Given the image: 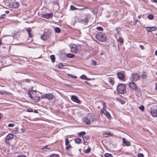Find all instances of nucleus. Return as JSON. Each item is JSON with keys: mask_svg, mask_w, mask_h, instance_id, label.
Segmentation results:
<instances>
[{"mask_svg": "<svg viewBox=\"0 0 157 157\" xmlns=\"http://www.w3.org/2000/svg\"><path fill=\"white\" fill-rule=\"evenodd\" d=\"M95 120L94 116L91 114H88L86 117L82 118L83 121L88 125L90 124L91 122L94 121Z\"/></svg>", "mask_w": 157, "mask_h": 157, "instance_id": "obj_1", "label": "nucleus"}, {"mask_svg": "<svg viewBox=\"0 0 157 157\" xmlns=\"http://www.w3.org/2000/svg\"><path fill=\"white\" fill-rule=\"evenodd\" d=\"M28 94L30 98L35 101H39L40 98L36 95V92L33 90L29 91Z\"/></svg>", "mask_w": 157, "mask_h": 157, "instance_id": "obj_2", "label": "nucleus"}, {"mask_svg": "<svg viewBox=\"0 0 157 157\" xmlns=\"http://www.w3.org/2000/svg\"><path fill=\"white\" fill-rule=\"evenodd\" d=\"M96 36L97 39L101 42H104L106 39L105 34L102 33H99L96 34Z\"/></svg>", "mask_w": 157, "mask_h": 157, "instance_id": "obj_3", "label": "nucleus"}, {"mask_svg": "<svg viewBox=\"0 0 157 157\" xmlns=\"http://www.w3.org/2000/svg\"><path fill=\"white\" fill-rule=\"evenodd\" d=\"M117 90L119 93L122 94L126 91V86L123 84H120L117 86Z\"/></svg>", "mask_w": 157, "mask_h": 157, "instance_id": "obj_4", "label": "nucleus"}, {"mask_svg": "<svg viewBox=\"0 0 157 157\" xmlns=\"http://www.w3.org/2000/svg\"><path fill=\"white\" fill-rule=\"evenodd\" d=\"M54 97V95L52 93H48L44 94L41 97L42 99H47L48 100H50L53 98Z\"/></svg>", "mask_w": 157, "mask_h": 157, "instance_id": "obj_5", "label": "nucleus"}, {"mask_svg": "<svg viewBox=\"0 0 157 157\" xmlns=\"http://www.w3.org/2000/svg\"><path fill=\"white\" fill-rule=\"evenodd\" d=\"M150 113L152 116L154 117H157V106L154 105L151 108Z\"/></svg>", "mask_w": 157, "mask_h": 157, "instance_id": "obj_6", "label": "nucleus"}, {"mask_svg": "<svg viewBox=\"0 0 157 157\" xmlns=\"http://www.w3.org/2000/svg\"><path fill=\"white\" fill-rule=\"evenodd\" d=\"M51 36L50 32H48L45 33L41 36V38L44 41L47 40Z\"/></svg>", "mask_w": 157, "mask_h": 157, "instance_id": "obj_7", "label": "nucleus"}, {"mask_svg": "<svg viewBox=\"0 0 157 157\" xmlns=\"http://www.w3.org/2000/svg\"><path fill=\"white\" fill-rule=\"evenodd\" d=\"M71 99L73 101L78 104H81V101L79 100L78 97L76 95H72L71 97Z\"/></svg>", "mask_w": 157, "mask_h": 157, "instance_id": "obj_8", "label": "nucleus"}, {"mask_svg": "<svg viewBox=\"0 0 157 157\" xmlns=\"http://www.w3.org/2000/svg\"><path fill=\"white\" fill-rule=\"evenodd\" d=\"M84 19L82 20L81 22L82 23L86 24L88 22V19L90 17V14H86Z\"/></svg>", "mask_w": 157, "mask_h": 157, "instance_id": "obj_9", "label": "nucleus"}, {"mask_svg": "<svg viewBox=\"0 0 157 157\" xmlns=\"http://www.w3.org/2000/svg\"><path fill=\"white\" fill-rule=\"evenodd\" d=\"M19 5L18 3L17 2H11L10 5V7L13 8H17L19 7Z\"/></svg>", "mask_w": 157, "mask_h": 157, "instance_id": "obj_10", "label": "nucleus"}, {"mask_svg": "<svg viewBox=\"0 0 157 157\" xmlns=\"http://www.w3.org/2000/svg\"><path fill=\"white\" fill-rule=\"evenodd\" d=\"M132 78L133 81H136L140 78V76L137 74H133L132 75Z\"/></svg>", "mask_w": 157, "mask_h": 157, "instance_id": "obj_11", "label": "nucleus"}, {"mask_svg": "<svg viewBox=\"0 0 157 157\" xmlns=\"http://www.w3.org/2000/svg\"><path fill=\"white\" fill-rule=\"evenodd\" d=\"M135 91V93L136 95L138 97H140L142 95V92L141 90L140 89V88H138V87L136 88V89L134 90Z\"/></svg>", "mask_w": 157, "mask_h": 157, "instance_id": "obj_12", "label": "nucleus"}, {"mask_svg": "<svg viewBox=\"0 0 157 157\" xmlns=\"http://www.w3.org/2000/svg\"><path fill=\"white\" fill-rule=\"evenodd\" d=\"M102 113L109 119L111 118V116L109 113L105 109H103L101 110Z\"/></svg>", "mask_w": 157, "mask_h": 157, "instance_id": "obj_13", "label": "nucleus"}, {"mask_svg": "<svg viewBox=\"0 0 157 157\" xmlns=\"http://www.w3.org/2000/svg\"><path fill=\"white\" fill-rule=\"evenodd\" d=\"M129 87L134 90L136 89L137 87L136 84L133 82H130L129 83Z\"/></svg>", "mask_w": 157, "mask_h": 157, "instance_id": "obj_14", "label": "nucleus"}, {"mask_svg": "<svg viewBox=\"0 0 157 157\" xmlns=\"http://www.w3.org/2000/svg\"><path fill=\"white\" fill-rule=\"evenodd\" d=\"M52 16L53 14L52 13H47L46 14H42L41 17L43 18L49 19V18H52Z\"/></svg>", "mask_w": 157, "mask_h": 157, "instance_id": "obj_15", "label": "nucleus"}, {"mask_svg": "<svg viewBox=\"0 0 157 157\" xmlns=\"http://www.w3.org/2000/svg\"><path fill=\"white\" fill-rule=\"evenodd\" d=\"M123 145L124 146H129L130 145V143L129 142L126 140V139L124 138H122Z\"/></svg>", "mask_w": 157, "mask_h": 157, "instance_id": "obj_16", "label": "nucleus"}, {"mask_svg": "<svg viewBox=\"0 0 157 157\" xmlns=\"http://www.w3.org/2000/svg\"><path fill=\"white\" fill-rule=\"evenodd\" d=\"M107 80L112 85H113L114 82V78L112 77H108Z\"/></svg>", "mask_w": 157, "mask_h": 157, "instance_id": "obj_17", "label": "nucleus"}, {"mask_svg": "<svg viewBox=\"0 0 157 157\" xmlns=\"http://www.w3.org/2000/svg\"><path fill=\"white\" fill-rule=\"evenodd\" d=\"M117 75L119 78L120 79L123 80L124 79V75L121 72L118 73Z\"/></svg>", "mask_w": 157, "mask_h": 157, "instance_id": "obj_18", "label": "nucleus"}, {"mask_svg": "<svg viewBox=\"0 0 157 157\" xmlns=\"http://www.w3.org/2000/svg\"><path fill=\"white\" fill-rule=\"evenodd\" d=\"M76 47L75 45H74L71 47V52L74 53L77 52Z\"/></svg>", "mask_w": 157, "mask_h": 157, "instance_id": "obj_19", "label": "nucleus"}, {"mask_svg": "<svg viewBox=\"0 0 157 157\" xmlns=\"http://www.w3.org/2000/svg\"><path fill=\"white\" fill-rule=\"evenodd\" d=\"M13 137V135L11 134H9L7 135L6 137V140H9Z\"/></svg>", "mask_w": 157, "mask_h": 157, "instance_id": "obj_20", "label": "nucleus"}, {"mask_svg": "<svg viewBox=\"0 0 157 157\" xmlns=\"http://www.w3.org/2000/svg\"><path fill=\"white\" fill-rule=\"evenodd\" d=\"M29 35V37H32L34 36V33L32 32V30H27Z\"/></svg>", "mask_w": 157, "mask_h": 157, "instance_id": "obj_21", "label": "nucleus"}, {"mask_svg": "<svg viewBox=\"0 0 157 157\" xmlns=\"http://www.w3.org/2000/svg\"><path fill=\"white\" fill-rule=\"evenodd\" d=\"M67 56L68 58H73L75 57L74 55L70 53H68L67 55Z\"/></svg>", "mask_w": 157, "mask_h": 157, "instance_id": "obj_22", "label": "nucleus"}, {"mask_svg": "<svg viewBox=\"0 0 157 157\" xmlns=\"http://www.w3.org/2000/svg\"><path fill=\"white\" fill-rule=\"evenodd\" d=\"M58 67L60 69H63V63H59L58 65Z\"/></svg>", "mask_w": 157, "mask_h": 157, "instance_id": "obj_23", "label": "nucleus"}, {"mask_svg": "<svg viewBox=\"0 0 157 157\" xmlns=\"http://www.w3.org/2000/svg\"><path fill=\"white\" fill-rule=\"evenodd\" d=\"M141 77L143 79H145L146 78L147 76H146V73H145L144 72L142 75L141 76Z\"/></svg>", "mask_w": 157, "mask_h": 157, "instance_id": "obj_24", "label": "nucleus"}, {"mask_svg": "<svg viewBox=\"0 0 157 157\" xmlns=\"http://www.w3.org/2000/svg\"><path fill=\"white\" fill-rule=\"evenodd\" d=\"M81 140L80 139L77 138L75 140V142L77 144H79L81 142Z\"/></svg>", "mask_w": 157, "mask_h": 157, "instance_id": "obj_25", "label": "nucleus"}, {"mask_svg": "<svg viewBox=\"0 0 157 157\" xmlns=\"http://www.w3.org/2000/svg\"><path fill=\"white\" fill-rule=\"evenodd\" d=\"M52 62H54L55 61V56L54 55H51L50 56Z\"/></svg>", "mask_w": 157, "mask_h": 157, "instance_id": "obj_26", "label": "nucleus"}, {"mask_svg": "<svg viewBox=\"0 0 157 157\" xmlns=\"http://www.w3.org/2000/svg\"><path fill=\"white\" fill-rule=\"evenodd\" d=\"M147 18L150 20L154 18V16L152 14H149L147 16Z\"/></svg>", "mask_w": 157, "mask_h": 157, "instance_id": "obj_27", "label": "nucleus"}, {"mask_svg": "<svg viewBox=\"0 0 157 157\" xmlns=\"http://www.w3.org/2000/svg\"><path fill=\"white\" fill-rule=\"evenodd\" d=\"M85 134L86 132H85L83 131L79 133L78 135L80 136H82L84 135Z\"/></svg>", "mask_w": 157, "mask_h": 157, "instance_id": "obj_28", "label": "nucleus"}, {"mask_svg": "<svg viewBox=\"0 0 157 157\" xmlns=\"http://www.w3.org/2000/svg\"><path fill=\"white\" fill-rule=\"evenodd\" d=\"M137 20H135L133 19V20L131 21V22L133 24V25H135L137 23Z\"/></svg>", "mask_w": 157, "mask_h": 157, "instance_id": "obj_29", "label": "nucleus"}, {"mask_svg": "<svg viewBox=\"0 0 157 157\" xmlns=\"http://www.w3.org/2000/svg\"><path fill=\"white\" fill-rule=\"evenodd\" d=\"M123 41V39L121 37H120L118 40V41L121 44H123L124 42Z\"/></svg>", "mask_w": 157, "mask_h": 157, "instance_id": "obj_30", "label": "nucleus"}, {"mask_svg": "<svg viewBox=\"0 0 157 157\" xmlns=\"http://www.w3.org/2000/svg\"><path fill=\"white\" fill-rule=\"evenodd\" d=\"M80 77L82 79H85V80H88L86 76L85 75H82Z\"/></svg>", "mask_w": 157, "mask_h": 157, "instance_id": "obj_31", "label": "nucleus"}, {"mask_svg": "<svg viewBox=\"0 0 157 157\" xmlns=\"http://www.w3.org/2000/svg\"><path fill=\"white\" fill-rule=\"evenodd\" d=\"M51 148L48 146V145H46L45 146H44V147H42V149H46L48 150H50Z\"/></svg>", "mask_w": 157, "mask_h": 157, "instance_id": "obj_32", "label": "nucleus"}, {"mask_svg": "<svg viewBox=\"0 0 157 157\" xmlns=\"http://www.w3.org/2000/svg\"><path fill=\"white\" fill-rule=\"evenodd\" d=\"M90 151V147H88V148L86 149L84 151V152L85 153L87 154Z\"/></svg>", "mask_w": 157, "mask_h": 157, "instance_id": "obj_33", "label": "nucleus"}, {"mask_svg": "<svg viewBox=\"0 0 157 157\" xmlns=\"http://www.w3.org/2000/svg\"><path fill=\"white\" fill-rule=\"evenodd\" d=\"M70 9L72 10H77L78 9L76 8L73 5H71L70 7Z\"/></svg>", "mask_w": 157, "mask_h": 157, "instance_id": "obj_34", "label": "nucleus"}, {"mask_svg": "<svg viewBox=\"0 0 157 157\" xmlns=\"http://www.w3.org/2000/svg\"><path fill=\"white\" fill-rule=\"evenodd\" d=\"M50 157H59V155L56 154H52L50 155Z\"/></svg>", "mask_w": 157, "mask_h": 157, "instance_id": "obj_35", "label": "nucleus"}, {"mask_svg": "<svg viewBox=\"0 0 157 157\" xmlns=\"http://www.w3.org/2000/svg\"><path fill=\"white\" fill-rule=\"evenodd\" d=\"M65 141L66 145H67L69 144V141L68 139L67 138H66L65 139Z\"/></svg>", "mask_w": 157, "mask_h": 157, "instance_id": "obj_36", "label": "nucleus"}, {"mask_svg": "<svg viewBox=\"0 0 157 157\" xmlns=\"http://www.w3.org/2000/svg\"><path fill=\"white\" fill-rule=\"evenodd\" d=\"M139 108L140 109L143 111L144 109V107L143 105H141L139 107Z\"/></svg>", "mask_w": 157, "mask_h": 157, "instance_id": "obj_37", "label": "nucleus"}, {"mask_svg": "<svg viewBox=\"0 0 157 157\" xmlns=\"http://www.w3.org/2000/svg\"><path fill=\"white\" fill-rule=\"evenodd\" d=\"M105 157H113L110 154L106 153L105 154Z\"/></svg>", "mask_w": 157, "mask_h": 157, "instance_id": "obj_38", "label": "nucleus"}, {"mask_svg": "<svg viewBox=\"0 0 157 157\" xmlns=\"http://www.w3.org/2000/svg\"><path fill=\"white\" fill-rule=\"evenodd\" d=\"M66 149L67 150L71 147V146L70 144H68L67 145H66Z\"/></svg>", "mask_w": 157, "mask_h": 157, "instance_id": "obj_39", "label": "nucleus"}, {"mask_svg": "<svg viewBox=\"0 0 157 157\" xmlns=\"http://www.w3.org/2000/svg\"><path fill=\"white\" fill-rule=\"evenodd\" d=\"M6 16L5 14H3L0 16V19L4 18Z\"/></svg>", "mask_w": 157, "mask_h": 157, "instance_id": "obj_40", "label": "nucleus"}, {"mask_svg": "<svg viewBox=\"0 0 157 157\" xmlns=\"http://www.w3.org/2000/svg\"><path fill=\"white\" fill-rule=\"evenodd\" d=\"M82 138H83L84 144H85V143H87V141H85V140L86 139V140H87V138L85 136L83 137Z\"/></svg>", "mask_w": 157, "mask_h": 157, "instance_id": "obj_41", "label": "nucleus"}, {"mask_svg": "<svg viewBox=\"0 0 157 157\" xmlns=\"http://www.w3.org/2000/svg\"><path fill=\"white\" fill-rule=\"evenodd\" d=\"M138 157H144V155L141 153H139L137 155Z\"/></svg>", "mask_w": 157, "mask_h": 157, "instance_id": "obj_42", "label": "nucleus"}, {"mask_svg": "<svg viewBox=\"0 0 157 157\" xmlns=\"http://www.w3.org/2000/svg\"><path fill=\"white\" fill-rule=\"evenodd\" d=\"M145 28L146 29L150 28V29H152L155 28L154 29H157V28L156 27H146Z\"/></svg>", "mask_w": 157, "mask_h": 157, "instance_id": "obj_43", "label": "nucleus"}, {"mask_svg": "<svg viewBox=\"0 0 157 157\" xmlns=\"http://www.w3.org/2000/svg\"><path fill=\"white\" fill-rule=\"evenodd\" d=\"M88 7H85L83 8L78 9H77L79 10H80L81 11V10H84L85 9H88Z\"/></svg>", "mask_w": 157, "mask_h": 157, "instance_id": "obj_44", "label": "nucleus"}, {"mask_svg": "<svg viewBox=\"0 0 157 157\" xmlns=\"http://www.w3.org/2000/svg\"><path fill=\"white\" fill-rule=\"evenodd\" d=\"M14 125V124H9L8 126L9 127H13Z\"/></svg>", "mask_w": 157, "mask_h": 157, "instance_id": "obj_45", "label": "nucleus"}, {"mask_svg": "<svg viewBox=\"0 0 157 157\" xmlns=\"http://www.w3.org/2000/svg\"><path fill=\"white\" fill-rule=\"evenodd\" d=\"M27 111L29 112H33V109H28L27 110Z\"/></svg>", "mask_w": 157, "mask_h": 157, "instance_id": "obj_46", "label": "nucleus"}, {"mask_svg": "<svg viewBox=\"0 0 157 157\" xmlns=\"http://www.w3.org/2000/svg\"><path fill=\"white\" fill-rule=\"evenodd\" d=\"M6 92H7L6 91H2L0 90V94H3L5 93H6Z\"/></svg>", "mask_w": 157, "mask_h": 157, "instance_id": "obj_47", "label": "nucleus"}, {"mask_svg": "<svg viewBox=\"0 0 157 157\" xmlns=\"http://www.w3.org/2000/svg\"><path fill=\"white\" fill-rule=\"evenodd\" d=\"M13 33V32H11V33L10 34H9L8 35V36H13L14 35H15V34L14 33Z\"/></svg>", "mask_w": 157, "mask_h": 157, "instance_id": "obj_48", "label": "nucleus"}, {"mask_svg": "<svg viewBox=\"0 0 157 157\" xmlns=\"http://www.w3.org/2000/svg\"><path fill=\"white\" fill-rule=\"evenodd\" d=\"M96 29H103L100 26L97 27Z\"/></svg>", "mask_w": 157, "mask_h": 157, "instance_id": "obj_49", "label": "nucleus"}, {"mask_svg": "<svg viewBox=\"0 0 157 157\" xmlns=\"http://www.w3.org/2000/svg\"><path fill=\"white\" fill-rule=\"evenodd\" d=\"M21 131L22 132H25V128H22L21 129Z\"/></svg>", "mask_w": 157, "mask_h": 157, "instance_id": "obj_50", "label": "nucleus"}, {"mask_svg": "<svg viewBox=\"0 0 157 157\" xmlns=\"http://www.w3.org/2000/svg\"><path fill=\"white\" fill-rule=\"evenodd\" d=\"M102 105H103V109H104V108L105 107V102H102Z\"/></svg>", "mask_w": 157, "mask_h": 157, "instance_id": "obj_51", "label": "nucleus"}, {"mask_svg": "<svg viewBox=\"0 0 157 157\" xmlns=\"http://www.w3.org/2000/svg\"><path fill=\"white\" fill-rule=\"evenodd\" d=\"M55 32L57 33H59L61 32V30H55Z\"/></svg>", "mask_w": 157, "mask_h": 157, "instance_id": "obj_52", "label": "nucleus"}, {"mask_svg": "<svg viewBox=\"0 0 157 157\" xmlns=\"http://www.w3.org/2000/svg\"><path fill=\"white\" fill-rule=\"evenodd\" d=\"M139 46H140V48L142 49H143V48H144V47L142 45H139Z\"/></svg>", "mask_w": 157, "mask_h": 157, "instance_id": "obj_53", "label": "nucleus"}, {"mask_svg": "<svg viewBox=\"0 0 157 157\" xmlns=\"http://www.w3.org/2000/svg\"><path fill=\"white\" fill-rule=\"evenodd\" d=\"M26 82H30V80L29 79H26L25 80Z\"/></svg>", "mask_w": 157, "mask_h": 157, "instance_id": "obj_54", "label": "nucleus"}, {"mask_svg": "<svg viewBox=\"0 0 157 157\" xmlns=\"http://www.w3.org/2000/svg\"><path fill=\"white\" fill-rule=\"evenodd\" d=\"M155 90H157V83H155Z\"/></svg>", "mask_w": 157, "mask_h": 157, "instance_id": "obj_55", "label": "nucleus"}, {"mask_svg": "<svg viewBox=\"0 0 157 157\" xmlns=\"http://www.w3.org/2000/svg\"><path fill=\"white\" fill-rule=\"evenodd\" d=\"M92 62H93V63L94 64V65H96V64L97 63V62H96L93 60L92 61Z\"/></svg>", "mask_w": 157, "mask_h": 157, "instance_id": "obj_56", "label": "nucleus"}, {"mask_svg": "<svg viewBox=\"0 0 157 157\" xmlns=\"http://www.w3.org/2000/svg\"><path fill=\"white\" fill-rule=\"evenodd\" d=\"M17 157H26L24 155H19V156H17Z\"/></svg>", "mask_w": 157, "mask_h": 157, "instance_id": "obj_57", "label": "nucleus"}, {"mask_svg": "<svg viewBox=\"0 0 157 157\" xmlns=\"http://www.w3.org/2000/svg\"><path fill=\"white\" fill-rule=\"evenodd\" d=\"M72 77H73L74 78H77V76H71Z\"/></svg>", "mask_w": 157, "mask_h": 157, "instance_id": "obj_58", "label": "nucleus"}, {"mask_svg": "<svg viewBox=\"0 0 157 157\" xmlns=\"http://www.w3.org/2000/svg\"><path fill=\"white\" fill-rule=\"evenodd\" d=\"M54 29H60L58 27H56L54 28Z\"/></svg>", "mask_w": 157, "mask_h": 157, "instance_id": "obj_59", "label": "nucleus"}, {"mask_svg": "<svg viewBox=\"0 0 157 157\" xmlns=\"http://www.w3.org/2000/svg\"><path fill=\"white\" fill-rule=\"evenodd\" d=\"M34 112L36 113H38V111L36 110H35Z\"/></svg>", "mask_w": 157, "mask_h": 157, "instance_id": "obj_60", "label": "nucleus"}, {"mask_svg": "<svg viewBox=\"0 0 157 157\" xmlns=\"http://www.w3.org/2000/svg\"><path fill=\"white\" fill-rule=\"evenodd\" d=\"M6 13H7V14H8L9 13V11H6Z\"/></svg>", "mask_w": 157, "mask_h": 157, "instance_id": "obj_61", "label": "nucleus"}, {"mask_svg": "<svg viewBox=\"0 0 157 157\" xmlns=\"http://www.w3.org/2000/svg\"><path fill=\"white\" fill-rule=\"evenodd\" d=\"M155 54L157 56V50L155 51Z\"/></svg>", "mask_w": 157, "mask_h": 157, "instance_id": "obj_62", "label": "nucleus"}, {"mask_svg": "<svg viewBox=\"0 0 157 157\" xmlns=\"http://www.w3.org/2000/svg\"><path fill=\"white\" fill-rule=\"evenodd\" d=\"M155 2H157V0H153Z\"/></svg>", "mask_w": 157, "mask_h": 157, "instance_id": "obj_63", "label": "nucleus"}, {"mask_svg": "<svg viewBox=\"0 0 157 157\" xmlns=\"http://www.w3.org/2000/svg\"><path fill=\"white\" fill-rule=\"evenodd\" d=\"M108 134L110 135V136L112 135V134H111L110 133H108Z\"/></svg>", "mask_w": 157, "mask_h": 157, "instance_id": "obj_64", "label": "nucleus"}]
</instances>
